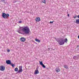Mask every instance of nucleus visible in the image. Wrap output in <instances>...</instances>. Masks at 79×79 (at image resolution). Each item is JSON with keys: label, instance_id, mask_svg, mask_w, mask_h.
Returning a JSON list of instances; mask_svg holds the SVG:
<instances>
[{"label": "nucleus", "instance_id": "nucleus-21", "mask_svg": "<svg viewBox=\"0 0 79 79\" xmlns=\"http://www.w3.org/2000/svg\"><path fill=\"white\" fill-rule=\"evenodd\" d=\"M77 18V15L74 16L73 17V18H74V19H76V18Z\"/></svg>", "mask_w": 79, "mask_h": 79}, {"label": "nucleus", "instance_id": "nucleus-11", "mask_svg": "<svg viewBox=\"0 0 79 79\" xmlns=\"http://www.w3.org/2000/svg\"><path fill=\"white\" fill-rule=\"evenodd\" d=\"M73 59H74V60H78V57L77 56H74L73 57Z\"/></svg>", "mask_w": 79, "mask_h": 79}, {"label": "nucleus", "instance_id": "nucleus-23", "mask_svg": "<svg viewBox=\"0 0 79 79\" xmlns=\"http://www.w3.org/2000/svg\"><path fill=\"white\" fill-rule=\"evenodd\" d=\"M7 52H10V50L9 49H8L7 50Z\"/></svg>", "mask_w": 79, "mask_h": 79}, {"label": "nucleus", "instance_id": "nucleus-16", "mask_svg": "<svg viewBox=\"0 0 79 79\" xmlns=\"http://www.w3.org/2000/svg\"><path fill=\"white\" fill-rule=\"evenodd\" d=\"M15 71H18V68H16L15 69Z\"/></svg>", "mask_w": 79, "mask_h": 79}, {"label": "nucleus", "instance_id": "nucleus-10", "mask_svg": "<svg viewBox=\"0 0 79 79\" xmlns=\"http://www.w3.org/2000/svg\"><path fill=\"white\" fill-rule=\"evenodd\" d=\"M55 71H56L57 73H58V72H60V69L58 68H56Z\"/></svg>", "mask_w": 79, "mask_h": 79}, {"label": "nucleus", "instance_id": "nucleus-28", "mask_svg": "<svg viewBox=\"0 0 79 79\" xmlns=\"http://www.w3.org/2000/svg\"><path fill=\"white\" fill-rule=\"evenodd\" d=\"M77 47L78 48L79 47V45H77Z\"/></svg>", "mask_w": 79, "mask_h": 79}, {"label": "nucleus", "instance_id": "nucleus-17", "mask_svg": "<svg viewBox=\"0 0 79 79\" xmlns=\"http://www.w3.org/2000/svg\"><path fill=\"white\" fill-rule=\"evenodd\" d=\"M10 64L11 65V66H12V67L13 68H14L15 67V64H11H11Z\"/></svg>", "mask_w": 79, "mask_h": 79}, {"label": "nucleus", "instance_id": "nucleus-9", "mask_svg": "<svg viewBox=\"0 0 79 79\" xmlns=\"http://www.w3.org/2000/svg\"><path fill=\"white\" fill-rule=\"evenodd\" d=\"M35 21L36 22H39V21H40V18L39 17L36 18L35 19Z\"/></svg>", "mask_w": 79, "mask_h": 79}, {"label": "nucleus", "instance_id": "nucleus-26", "mask_svg": "<svg viewBox=\"0 0 79 79\" xmlns=\"http://www.w3.org/2000/svg\"><path fill=\"white\" fill-rule=\"evenodd\" d=\"M77 18H79V15H77Z\"/></svg>", "mask_w": 79, "mask_h": 79}, {"label": "nucleus", "instance_id": "nucleus-27", "mask_svg": "<svg viewBox=\"0 0 79 79\" xmlns=\"http://www.w3.org/2000/svg\"><path fill=\"white\" fill-rule=\"evenodd\" d=\"M77 57H78V58H79V55H77Z\"/></svg>", "mask_w": 79, "mask_h": 79}, {"label": "nucleus", "instance_id": "nucleus-24", "mask_svg": "<svg viewBox=\"0 0 79 79\" xmlns=\"http://www.w3.org/2000/svg\"><path fill=\"white\" fill-rule=\"evenodd\" d=\"M22 23V21H19V23Z\"/></svg>", "mask_w": 79, "mask_h": 79}, {"label": "nucleus", "instance_id": "nucleus-18", "mask_svg": "<svg viewBox=\"0 0 79 79\" xmlns=\"http://www.w3.org/2000/svg\"><path fill=\"white\" fill-rule=\"evenodd\" d=\"M1 1L2 2L4 3H6V2H5V0H1Z\"/></svg>", "mask_w": 79, "mask_h": 79}, {"label": "nucleus", "instance_id": "nucleus-14", "mask_svg": "<svg viewBox=\"0 0 79 79\" xmlns=\"http://www.w3.org/2000/svg\"><path fill=\"white\" fill-rule=\"evenodd\" d=\"M35 40L36 42H38L40 43V40H38L37 39H35Z\"/></svg>", "mask_w": 79, "mask_h": 79}, {"label": "nucleus", "instance_id": "nucleus-30", "mask_svg": "<svg viewBox=\"0 0 79 79\" xmlns=\"http://www.w3.org/2000/svg\"><path fill=\"white\" fill-rule=\"evenodd\" d=\"M48 49L49 50H50V48H48Z\"/></svg>", "mask_w": 79, "mask_h": 79}, {"label": "nucleus", "instance_id": "nucleus-15", "mask_svg": "<svg viewBox=\"0 0 79 79\" xmlns=\"http://www.w3.org/2000/svg\"><path fill=\"white\" fill-rule=\"evenodd\" d=\"M39 62H40V65H41V66H42L43 64H43V62H42V61L41 62L40 61Z\"/></svg>", "mask_w": 79, "mask_h": 79}, {"label": "nucleus", "instance_id": "nucleus-12", "mask_svg": "<svg viewBox=\"0 0 79 79\" xmlns=\"http://www.w3.org/2000/svg\"><path fill=\"white\" fill-rule=\"evenodd\" d=\"M64 67L65 69H68V66L66 65H64Z\"/></svg>", "mask_w": 79, "mask_h": 79}, {"label": "nucleus", "instance_id": "nucleus-4", "mask_svg": "<svg viewBox=\"0 0 79 79\" xmlns=\"http://www.w3.org/2000/svg\"><path fill=\"white\" fill-rule=\"evenodd\" d=\"M22 68L23 67L22 66H19V70L17 72L18 73H22V72H23Z\"/></svg>", "mask_w": 79, "mask_h": 79}, {"label": "nucleus", "instance_id": "nucleus-2", "mask_svg": "<svg viewBox=\"0 0 79 79\" xmlns=\"http://www.w3.org/2000/svg\"><path fill=\"white\" fill-rule=\"evenodd\" d=\"M56 41L59 43V45H62L64 44L65 42V43H67L68 42V39L65 38L64 40L63 38H61L60 40H57Z\"/></svg>", "mask_w": 79, "mask_h": 79}, {"label": "nucleus", "instance_id": "nucleus-13", "mask_svg": "<svg viewBox=\"0 0 79 79\" xmlns=\"http://www.w3.org/2000/svg\"><path fill=\"white\" fill-rule=\"evenodd\" d=\"M76 23L79 24V19H77L76 20Z\"/></svg>", "mask_w": 79, "mask_h": 79}, {"label": "nucleus", "instance_id": "nucleus-1", "mask_svg": "<svg viewBox=\"0 0 79 79\" xmlns=\"http://www.w3.org/2000/svg\"><path fill=\"white\" fill-rule=\"evenodd\" d=\"M19 29L21 30L23 32H20V30H19V31H18V32L19 33V34H21L24 35V34H28L30 33V29H29V28L27 26L22 27H20Z\"/></svg>", "mask_w": 79, "mask_h": 79}, {"label": "nucleus", "instance_id": "nucleus-29", "mask_svg": "<svg viewBox=\"0 0 79 79\" xmlns=\"http://www.w3.org/2000/svg\"><path fill=\"white\" fill-rule=\"evenodd\" d=\"M78 39H79V35L78 36Z\"/></svg>", "mask_w": 79, "mask_h": 79}, {"label": "nucleus", "instance_id": "nucleus-19", "mask_svg": "<svg viewBox=\"0 0 79 79\" xmlns=\"http://www.w3.org/2000/svg\"><path fill=\"white\" fill-rule=\"evenodd\" d=\"M42 2H43V3H45V4L46 3V1H45V0H43Z\"/></svg>", "mask_w": 79, "mask_h": 79}, {"label": "nucleus", "instance_id": "nucleus-6", "mask_svg": "<svg viewBox=\"0 0 79 79\" xmlns=\"http://www.w3.org/2000/svg\"><path fill=\"white\" fill-rule=\"evenodd\" d=\"M5 69V67L4 66L2 65L1 66L0 70L3 71Z\"/></svg>", "mask_w": 79, "mask_h": 79}, {"label": "nucleus", "instance_id": "nucleus-8", "mask_svg": "<svg viewBox=\"0 0 79 79\" xmlns=\"http://www.w3.org/2000/svg\"><path fill=\"white\" fill-rule=\"evenodd\" d=\"M35 71V72L34 73V74H39V70H38L37 68H36V69Z\"/></svg>", "mask_w": 79, "mask_h": 79}, {"label": "nucleus", "instance_id": "nucleus-31", "mask_svg": "<svg viewBox=\"0 0 79 79\" xmlns=\"http://www.w3.org/2000/svg\"><path fill=\"white\" fill-rule=\"evenodd\" d=\"M35 43L36 44H37V43Z\"/></svg>", "mask_w": 79, "mask_h": 79}, {"label": "nucleus", "instance_id": "nucleus-5", "mask_svg": "<svg viewBox=\"0 0 79 79\" xmlns=\"http://www.w3.org/2000/svg\"><path fill=\"white\" fill-rule=\"evenodd\" d=\"M20 40L21 42H24L25 41H26V38L23 37H21L20 38Z\"/></svg>", "mask_w": 79, "mask_h": 79}, {"label": "nucleus", "instance_id": "nucleus-32", "mask_svg": "<svg viewBox=\"0 0 79 79\" xmlns=\"http://www.w3.org/2000/svg\"><path fill=\"white\" fill-rule=\"evenodd\" d=\"M15 2H16L15 1Z\"/></svg>", "mask_w": 79, "mask_h": 79}, {"label": "nucleus", "instance_id": "nucleus-3", "mask_svg": "<svg viewBox=\"0 0 79 79\" xmlns=\"http://www.w3.org/2000/svg\"><path fill=\"white\" fill-rule=\"evenodd\" d=\"M2 16L3 17L4 19H7V18L10 16V15H9V14H6L5 13H3Z\"/></svg>", "mask_w": 79, "mask_h": 79}, {"label": "nucleus", "instance_id": "nucleus-25", "mask_svg": "<svg viewBox=\"0 0 79 79\" xmlns=\"http://www.w3.org/2000/svg\"><path fill=\"white\" fill-rule=\"evenodd\" d=\"M67 15H68V17H69V14H68Z\"/></svg>", "mask_w": 79, "mask_h": 79}, {"label": "nucleus", "instance_id": "nucleus-7", "mask_svg": "<svg viewBox=\"0 0 79 79\" xmlns=\"http://www.w3.org/2000/svg\"><path fill=\"white\" fill-rule=\"evenodd\" d=\"M6 63L7 64H10L11 63V60H6Z\"/></svg>", "mask_w": 79, "mask_h": 79}, {"label": "nucleus", "instance_id": "nucleus-20", "mask_svg": "<svg viewBox=\"0 0 79 79\" xmlns=\"http://www.w3.org/2000/svg\"><path fill=\"white\" fill-rule=\"evenodd\" d=\"M42 67L44 68H45V66L44 64H43L42 65Z\"/></svg>", "mask_w": 79, "mask_h": 79}, {"label": "nucleus", "instance_id": "nucleus-22", "mask_svg": "<svg viewBox=\"0 0 79 79\" xmlns=\"http://www.w3.org/2000/svg\"><path fill=\"white\" fill-rule=\"evenodd\" d=\"M49 23L50 24H52V23H53V21H52V22L51 21Z\"/></svg>", "mask_w": 79, "mask_h": 79}]
</instances>
